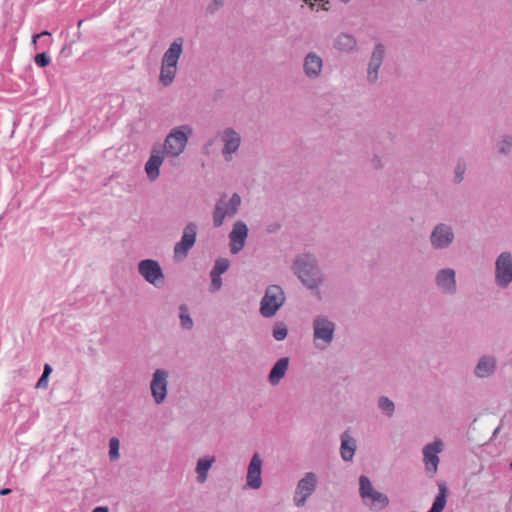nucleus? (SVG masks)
Wrapping results in <instances>:
<instances>
[{"label": "nucleus", "mask_w": 512, "mask_h": 512, "mask_svg": "<svg viewBox=\"0 0 512 512\" xmlns=\"http://www.w3.org/2000/svg\"><path fill=\"white\" fill-rule=\"evenodd\" d=\"M294 273L308 289L314 290L323 281V276L318 267L316 258L311 254L299 255L293 264Z\"/></svg>", "instance_id": "nucleus-1"}, {"label": "nucleus", "mask_w": 512, "mask_h": 512, "mask_svg": "<svg viewBox=\"0 0 512 512\" xmlns=\"http://www.w3.org/2000/svg\"><path fill=\"white\" fill-rule=\"evenodd\" d=\"M183 42L182 38H176L162 56L159 82L164 87L170 86L175 80L178 61L183 53Z\"/></svg>", "instance_id": "nucleus-2"}, {"label": "nucleus", "mask_w": 512, "mask_h": 512, "mask_svg": "<svg viewBox=\"0 0 512 512\" xmlns=\"http://www.w3.org/2000/svg\"><path fill=\"white\" fill-rule=\"evenodd\" d=\"M359 494L363 504L371 511H381L390 502L386 494L374 489L370 479L365 475L359 477Z\"/></svg>", "instance_id": "nucleus-3"}, {"label": "nucleus", "mask_w": 512, "mask_h": 512, "mask_svg": "<svg viewBox=\"0 0 512 512\" xmlns=\"http://www.w3.org/2000/svg\"><path fill=\"white\" fill-rule=\"evenodd\" d=\"M193 129L189 125H181L173 128L166 136L163 145V152L170 157H177L185 150L188 139Z\"/></svg>", "instance_id": "nucleus-4"}, {"label": "nucleus", "mask_w": 512, "mask_h": 512, "mask_svg": "<svg viewBox=\"0 0 512 512\" xmlns=\"http://www.w3.org/2000/svg\"><path fill=\"white\" fill-rule=\"evenodd\" d=\"M285 293L279 285H269L260 301V314L265 318H271L276 315L278 310L285 303Z\"/></svg>", "instance_id": "nucleus-5"}, {"label": "nucleus", "mask_w": 512, "mask_h": 512, "mask_svg": "<svg viewBox=\"0 0 512 512\" xmlns=\"http://www.w3.org/2000/svg\"><path fill=\"white\" fill-rule=\"evenodd\" d=\"M336 325L328 317L320 315L313 320V341L316 348L324 350L333 341Z\"/></svg>", "instance_id": "nucleus-6"}, {"label": "nucleus", "mask_w": 512, "mask_h": 512, "mask_svg": "<svg viewBox=\"0 0 512 512\" xmlns=\"http://www.w3.org/2000/svg\"><path fill=\"white\" fill-rule=\"evenodd\" d=\"M241 205V197L237 193H233L230 198L223 195L217 202L213 212V223L215 227H220L224 223L226 217H233L239 210Z\"/></svg>", "instance_id": "nucleus-7"}, {"label": "nucleus", "mask_w": 512, "mask_h": 512, "mask_svg": "<svg viewBox=\"0 0 512 512\" xmlns=\"http://www.w3.org/2000/svg\"><path fill=\"white\" fill-rule=\"evenodd\" d=\"M318 485V477L313 472H306L296 484L293 495V502L296 507L305 506L307 500L316 491Z\"/></svg>", "instance_id": "nucleus-8"}, {"label": "nucleus", "mask_w": 512, "mask_h": 512, "mask_svg": "<svg viewBox=\"0 0 512 512\" xmlns=\"http://www.w3.org/2000/svg\"><path fill=\"white\" fill-rule=\"evenodd\" d=\"M443 450L444 443L441 439H436L423 447V463L429 477H433L437 473L440 463L439 454L443 452Z\"/></svg>", "instance_id": "nucleus-9"}, {"label": "nucleus", "mask_w": 512, "mask_h": 512, "mask_svg": "<svg viewBox=\"0 0 512 512\" xmlns=\"http://www.w3.org/2000/svg\"><path fill=\"white\" fill-rule=\"evenodd\" d=\"M138 273L143 279L156 288L164 284L165 276L158 261L144 259L138 263Z\"/></svg>", "instance_id": "nucleus-10"}, {"label": "nucleus", "mask_w": 512, "mask_h": 512, "mask_svg": "<svg viewBox=\"0 0 512 512\" xmlns=\"http://www.w3.org/2000/svg\"><path fill=\"white\" fill-rule=\"evenodd\" d=\"M512 282V254L502 252L495 261V283L500 288H507Z\"/></svg>", "instance_id": "nucleus-11"}, {"label": "nucleus", "mask_w": 512, "mask_h": 512, "mask_svg": "<svg viewBox=\"0 0 512 512\" xmlns=\"http://www.w3.org/2000/svg\"><path fill=\"white\" fill-rule=\"evenodd\" d=\"M197 225L193 222L188 223L184 229L179 242L174 246V258L178 261L184 260L189 251L194 247L197 237Z\"/></svg>", "instance_id": "nucleus-12"}, {"label": "nucleus", "mask_w": 512, "mask_h": 512, "mask_svg": "<svg viewBox=\"0 0 512 512\" xmlns=\"http://www.w3.org/2000/svg\"><path fill=\"white\" fill-rule=\"evenodd\" d=\"M169 372L165 369H156L150 381V392L153 401L160 405L165 402L168 394Z\"/></svg>", "instance_id": "nucleus-13"}, {"label": "nucleus", "mask_w": 512, "mask_h": 512, "mask_svg": "<svg viewBox=\"0 0 512 512\" xmlns=\"http://www.w3.org/2000/svg\"><path fill=\"white\" fill-rule=\"evenodd\" d=\"M454 240L455 234L453 228L446 223L437 224L430 235V243L435 250L448 248Z\"/></svg>", "instance_id": "nucleus-14"}, {"label": "nucleus", "mask_w": 512, "mask_h": 512, "mask_svg": "<svg viewBox=\"0 0 512 512\" xmlns=\"http://www.w3.org/2000/svg\"><path fill=\"white\" fill-rule=\"evenodd\" d=\"M224 144L222 155L226 161H231L241 144L240 134L233 128H226L219 134Z\"/></svg>", "instance_id": "nucleus-15"}, {"label": "nucleus", "mask_w": 512, "mask_h": 512, "mask_svg": "<svg viewBox=\"0 0 512 512\" xmlns=\"http://www.w3.org/2000/svg\"><path fill=\"white\" fill-rule=\"evenodd\" d=\"M435 283L441 293L454 295L457 292L456 272L452 268L439 270L435 275Z\"/></svg>", "instance_id": "nucleus-16"}, {"label": "nucleus", "mask_w": 512, "mask_h": 512, "mask_svg": "<svg viewBox=\"0 0 512 512\" xmlns=\"http://www.w3.org/2000/svg\"><path fill=\"white\" fill-rule=\"evenodd\" d=\"M263 460L258 453H255L248 465L246 485L250 489L257 490L262 486Z\"/></svg>", "instance_id": "nucleus-17"}, {"label": "nucleus", "mask_w": 512, "mask_h": 512, "mask_svg": "<svg viewBox=\"0 0 512 512\" xmlns=\"http://www.w3.org/2000/svg\"><path fill=\"white\" fill-rule=\"evenodd\" d=\"M248 237V227L242 221H237L229 233V248L232 254H238L245 246Z\"/></svg>", "instance_id": "nucleus-18"}, {"label": "nucleus", "mask_w": 512, "mask_h": 512, "mask_svg": "<svg viewBox=\"0 0 512 512\" xmlns=\"http://www.w3.org/2000/svg\"><path fill=\"white\" fill-rule=\"evenodd\" d=\"M303 72L309 80L318 79L323 70V59L316 52H309L303 59Z\"/></svg>", "instance_id": "nucleus-19"}, {"label": "nucleus", "mask_w": 512, "mask_h": 512, "mask_svg": "<svg viewBox=\"0 0 512 512\" xmlns=\"http://www.w3.org/2000/svg\"><path fill=\"white\" fill-rule=\"evenodd\" d=\"M166 155L161 146L157 145L152 148L151 155L145 164V172L150 181H155L160 175V167Z\"/></svg>", "instance_id": "nucleus-20"}, {"label": "nucleus", "mask_w": 512, "mask_h": 512, "mask_svg": "<svg viewBox=\"0 0 512 512\" xmlns=\"http://www.w3.org/2000/svg\"><path fill=\"white\" fill-rule=\"evenodd\" d=\"M384 56L385 46L382 43H377L371 54L367 69V79L370 83H375L378 80L379 69L383 63Z\"/></svg>", "instance_id": "nucleus-21"}, {"label": "nucleus", "mask_w": 512, "mask_h": 512, "mask_svg": "<svg viewBox=\"0 0 512 512\" xmlns=\"http://www.w3.org/2000/svg\"><path fill=\"white\" fill-rule=\"evenodd\" d=\"M497 364V358L494 355H483L474 368V374L477 378H488L495 373Z\"/></svg>", "instance_id": "nucleus-22"}, {"label": "nucleus", "mask_w": 512, "mask_h": 512, "mask_svg": "<svg viewBox=\"0 0 512 512\" xmlns=\"http://www.w3.org/2000/svg\"><path fill=\"white\" fill-rule=\"evenodd\" d=\"M289 366V358L283 357L280 358L272 367L269 375L268 381L271 385L275 386L280 383V381L286 375Z\"/></svg>", "instance_id": "nucleus-23"}, {"label": "nucleus", "mask_w": 512, "mask_h": 512, "mask_svg": "<svg viewBox=\"0 0 512 512\" xmlns=\"http://www.w3.org/2000/svg\"><path fill=\"white\" fill-rule=\"evenodd\" d=\"M356 440L350 435L348 431H345L341 435V447L340 453L344 461H352L356 451Z\"/></svg>", "instance_id": "nucleus-24"}, {"label": "nucleus", "mask_w": 512, "mask_h": 512, "mask_svg": "<svg viewBox=\"0 0 512 512\" xmlns=\"http://www.w3.org/2000/svg\"><path fill=\"white\" fill-rule=\"evenodd\" d=\"M334 47L341 52H354L357 50V40L351 34L340 33L334 40Z\"/></svg>", "instance_id": "nucleus-25"}, {"label": "nucleus", "mask_w": 512, "mask_h": 512, "mask_svg": "<svg viewBox=\"0 0 512 512\" xmlns=\"http://www.w3.org/2000/svg\"><path fill=\"white\" fill-rule=\"evenodd\" d=\"M215 461L216 458L214 456H205L198 459L195 468V472L197 474L196 480L198 483L203 484L207 481L208 472Z\"/></svg>", "instance_id": "nucleus-26"}, {"label": "nucleus", "mask_w": 512, "mask_h": 512, "mask_svg": "<svg viewBox=\"0 0 512 512\" xmlns=\"http://www.w3.org/2000/svg\"><path fill=\"white\" fill-rule=\"evenodd\" d=\"M438 486H439V493L436 496V498L432 504V507L430 508V510L428 512H442L446 506L447 496H448L447 487L443 483L439 484Z\"/></svg>", "instance_id": "nucleus-27"}, {"label": "nucleus", "mask_w": 512, "mask_h": 512, "mask_svg": "<svg viewBox=\"0 0 512 512\" xmlns=\"http://www.w3.org/2000/svg\"><path fill=\"white\" fill-rule=\"evenodd\" d=\"M179 319L180 325L183 329L191 330L193 328L194 322L190 316L189 309L185 304L179 306Z\"/></svg>", "instance_id": "nucleus-28"}, {"label": "nucleus", "mask_w": 512, "mask_h": 512, "mask_svg": "<svg viewBox=\"0 0 512 512\" xmlns=\"http://www.w3.org/2000/svg\"><path fill=\"white\" fill-rule=\"evenodd\" d=\"M378 406L387 416L390 417L393 415L395 405L388 397H380L378 400Z\"/></svg>", "instance_id": "nucleus-29"}, {"label": "nucleus", "mask_w": 512, "mask_h": 512, "mask_svg": "<svg viewBox=\"0 0 512 512\" xmlns=\"http://www.w3.org/2000/svg\"><path fill=\"white\" fill-rule=\"evenodd\" d=\"M497 149L501 154H508L512 149V137L505 135L497 144Z\"/></svg>", "instance_id": "nucleus-30"}, {"label": "nucleus", "mask_w": 512, "mask_h": 512, "mask_svg": "<svg viewBox=\"0 0 512 512\" xmlns=\"http://www.w3.org/2000/svg\"><path fill=\"white\" fill-rule=\"evenodd\" d=\"M230 267V262L226 258H219L215 261L214 267L212 268V272L222 275L225 273Z\"/></svg>", "instance_id": "nucleus-31"}, {"label": "nucleus", "mask_w": 512, "mask_h": 512, "mask_svg": "<svg viewBox=\"0 0 512 512\" xmlns=\"http://www.w3.org/2000/svg\"><path fill=\"white\" fill-rule=\"evenodd\" d=\"M288 330L284 324H277L273 329V337L277 341H282L287 337Z\"/></svg>", "instance_id": "nucleus-32"}, {"label": "nucleus", "mask_w": 512, "mask_h": 512, "mask_svg": "<svg viewBox=\"0 0 512 512\" xmlns=\"http://www.w3.org/2000/svg\"><path fill=\"white\" fill-rule=\"evenodd\" d=\"M210 278H211L210 291L211 292L219 291L222 287L221 275L211 271Z\"/></svg>", "instance_id": "nucleus-33"}, {"label": "nucleus", "mask_w": 512, "mask_h": 512, "mask_svg": "<svg viewBox=\"0 0 512 512\" xmlns=\"http://www.w3.org/2000/svg\"><path fill=\"white\" fill-rule=\"evenodd\" d=\"M109 456L112 460L119 458V440L111 438L109 441Z\"/></svg>", "instance_id": "nucleus-34"}, {"label": "nucleus", "mask_w": 512, "mask_h": 512, "mask_svg": "<svg viewBox=\"0 0 512 512\" xmlns=\"http://www.w3.org/2000/svg\"><path fill=\"white\" fill-rule=\"evenodd\" d=\"M51 372H52V368L50 367V365L49 364H45L44 370H43V374L40 377V379L38 380L37 387L40 388V387H46L47 386V378H48V376L50 375Z\"/></svg>", "instance_id": "nucleus-35"}, {"label": "nucleus", "mask_w": 512, "mask_h": 512, "mask_svg": "<svg viewBox=\"0 0 512 512\" xmlns=\"http://www.w3.org/2000/svg\"><path fill=\"white\" fill-rule=\"evenodd\" d=\"M50 57L47 53L43 52V53H39L36 55L35 57V63L39 66V67H46L50 64Z\"/></svg>", "instance_id": "nucleus-36"}, {"label": "nucleus", "mask_w": 512, "mask_h": 512, "mask_svg": "<svg viewBox=\"0 0 512 512\" xmlns=\"http://www.w3.org/2000/svg\"><path fill=\"white\" fill-rule=\"evenodd\" d=\"M224 2L225 0H211L207 5V11L211 14L215 13L224 6Z\"/></svg>", "instance_id": "nucleus-37"}, {"label": "nucleus", "mask_w": 512, "mask_h": 512, "mask_svg": "<svg viewBox=\"0 0 512 512\" xmlns=\"http://www.w3.org/2000/svg\"><path fill=\"white\" fill-rule=\"evenodd\" d=\"M464 173H465V165L462 163H458L455 168V179L457 182H461L463 180Z\"/></svg>", "instance_id": "nucleus-38"}, {"label": "nucleus", "mask_w": 512, "mask_h": 512, "mask_svg": "<svg viewBox=\"0 0 512 512\" xmlns=\"http://www.w3.org/2000/svg\"><path fill=\"white\" fill-rule=\"evenodd\" d=\"M372 163H373L374 168H376V169L382 168V163H381V160H380V158L378 156H375L373 158Z\"/></svg>", "instance_id": "nucleus-39"}, {"label": "nucleus", "mask_w": 512, "mask_h": 512, "mask_svg": "<svg viewBox=\"0 0 512 512\" xmlns=\"http://www.w3.org/2000/svg\"><path fill=\"white\" fill-rule=\"evenodd\" d=\"M92 512H109L107 506H98L92 510Z\"/></svg>", "instance_id": "nucleus-40"}, {"label": "nucleus", "mask_w": 512, "mask_h": 512, "mask_svg": "<svg viewBox=\"0 0 512 512\" xmlns=\"http://www.w3.org/2000/svg\"><path fill=\"white\" fill-rule=\"evenodd\" d=\"M42 36H50V33L48 31H44V32H42L40 34H37V35L33 36V42L35 43L36 39L40 38Z\"/></svg>", "instance_id": "nucleus-41"}, {"label": "nucleus", "mask_w": 512, "mask_h": 512, "mask_svg": "<svg viewBox=\"0 0 512 512\" xmlns=\"http://www.w3.org/2000/svg\"><path fill=\"white\" fill-rule=\"evenodd\" d=\"M315 2H323L322 4V7L324 10H328V7L326 6L327 4H329V1L328 0H314Z\"/></svg>", "instance_id": "nucleus-42"}, {"label": "nucleus", "mask_w": 512, "mask_h": 512, "mask_svg": "<svg viewBox=\"0 0 512 512\" xmlns=\"http://www.w3.org/2000/svg\"><path fill=\"white\" fill-rule=\"evenodd\" d=\"M11 493V489L9 488H3L0 490V495H8Z\"/></svg>", "instance_id": "nucleus-43"}, {"label": "nucleus", "mask_w": 512, "mask_h": 512, "mask_svg": "<svg viewBox=\"0 0 512 512\" xmlns=\"http://www.w3.org/2000/svg\"><path fill=\"white\" fill-rule=\"evenodd\" d=\"M302 1L305 2L306 4H310L311 7L314 6V4L310 2L311 0H302Z\"/></svg>", "instance_id": "nucleus-44"}, {"label": "nucleus", "mask_w": 512, "mask_h": 512, "mask_svg": "<svg viewBox=\"0 0 512 512\" xmlns=\"http://www.w3.org/2000/svg\"><path fill=\"white\" fill-rule=\"evenodd\" d=\"M499 431V427L495 429L494 434H496Z\"/></svg>", "instance_id": "nucleus-45"}, {"label": "nucleus", "mask_w": 512, "mask_h": 512, "mask_svg": "<svg viewBox=\"0 0 512 512\" xmlns=\"http://www.w3.org/2000/svg\"><path fill=\"white\" fill-rule=\"evenodd\" d=\"M510 467H511V469H512V461H511Z\"/></svg>", "instance_id": "nucleus-46"}]
</instances>
